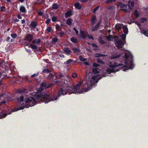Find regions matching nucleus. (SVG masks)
<instances>
[{
  "label": "nucleus",
  "mask_w": 148,
  "mask_h": 148,
  "mask_svg": "<svg viewBox=\"0 0 148 148\" xmlns=\"http://www.w3.org/2000/svg\"><path fill=\"white\" fill-rule=\"evenodd\" d=\"M43 13L42 11H40L38 13V14L40 16H42L43 15Z\"/></svg>",
  "instance_id": "603ef678"
},
{
  "label": "nucleus",
  "mask_w": 148,
  "mask_h": 148,
  "mask_svg": "<svg viewBox=\"0 0 148 148\" xmlns=\"http://www.w3.org/2000/svg\"><path fill=\"white\" fill-rule=\"evenodd\" d=\"M110 67L112 68H108L106 70V72L109 74L114 73L115 71L117 72L121 70L125 71L127 70L128 69L127 66L123 65L121 64H117L116 62H114V64H111Z\"/></svg>",
  "instance_id": "f03ea898"
},
{
  "label": "nucleus",
  "mask_w": 148,
  "mask_h": 148,
  "mask_svg": "<svg viewBox=\"0 0 148 148\" xmlns=\"http://www.w3.org/2000/svg\"><path fill=\"white\" fill-rule=\"evenodd\" d=\"M121 10L123 11H124L125 13H127L128 12V10L126 9H121Z\"/></svg>",
  "instance_id": "5fc2aeb1"
},
{
  "label": "nucleus",
  "mask_w": 148,
  "mask_h": 148,
  "mask_svg": "<svg viewBox=\"0 0 148 148\" xmlns=\"http://www.w3.org/2000/svg\"><path fill=\"white\" fill-rule=\"evenodd\" d=\"M64 52L66 53L67 54H70L71 52V51L70 50L68 47H64L63 49Z\"/></svg>",
  "instance_id": "4468645a"
},
{
  "label": "nucleus",
  "mask_w": 148,
  "mask_h": 148,
  "mask_svg": "<svg viewBox=\"0 0 148 148\" xmlns=\"http://www.w3.org/2000/svg\"><path fill=\"white\" fill-rule=\"evenodd\" d=\"M33 35L32 34H29L27 35L26 37V40L28 41H31L33 39Z\"/></svg>",
  "instance_id": "9b49d317"
},
{
  "label": "nucleus",
  "mask_w": 148,
  "mask_h": 148,
  "mask_svg": "<svg viewBox=\"0 0 148 148\" xmlns=\"http://www.w3.org/2000/svg\"><path fill=\"white\" fill-rule=\"evenodd\" d=\"M123 31L124 33L125 34H127L128 33V28L127 27V26L125 27V26H124L123 27Z\"/></svg>",
  "instance_id": "bb28decb"
},
{
  "label": "nucleus",
  "mask_w": 148,
  "mask_h": 148,
  "mask_svg": "<svg viewBox=\"0 0 148 148\" xmlns=\"http://www.w3.org/2000/svg\"><path fill=\"white\" fill-rule=\"evenodd\" d=\"M61 32H60L59 33V36L60 37H62V36L64 35V33L63 31H61Z\"/></svg>",
  "instance_id": "ea45409f"
},
{
  "label": "nucleus",
  "mask_w": 148,
  "mask_h": 148,
  "mask_svg": "<svg viewBox=\"0 0 148 148\" xmlns=\"http://www.w3.org/2000/svg\"><path fill=\"white\" fill-rule=\"evenodd\" d=\"M39 73H37V74H34L31 75V77H35V76H38V75H39Z\"/></svg>",
  "instance_id": "864d4df0"
},
{
  "label": "nucleus",
  "mask_w": 148,
  "mask_h": 148,
  "mask_svg": "<svg viewBox=\"0 0 148 148\" xmlns=\"http://www.w3.org/2000/svg\"><path fill=\"white\" fill-rule=\"evenodd\" d=\"M97 78H99V77L97 76H93L92 77V79L93 80H95Z\"/></svg>",
  "instance_id": "6e6d98bb"
},
{
  "label": "nucleus",
  "mask_w": 148,
  "mask_h": 148,
  "mask_svg": "<svg viewBox=\"0 0 148 148\" xmlns=\"http://www.w3.org/2000/svg\"><path fill=\"white\" fill-rule=\"evenodd\" d=\"M80 60L82 61H84L86 60V59L85 58H84L83 57L81 56H80Z\"/></svg>",
  "instance_id": "c9c22d12"
},
{
  "label": "nucleus",
  "mask_w": 148,
  "mask_h": 148,
  "mask_svg": "<svg viewBox=\"0 0 148 148\" xmlns=\"http://www.w3.org/2000/svg\"><path fill=\"white\" fill-rule=\"evenodd\" d=\"M101 23V21H99L95 25L92 27V30L93 32H95L99 28Z\"/></svg>",
  "instance_id": "6e6552de"
},
{
  "label": "nucleus",
  "mask_w": 148,
  "mask_h": 148,
  "mask_svg": "<svg viewBox=\"0 0 148 148\" xmlns=\"http://www.w3.org/2000/svg\"><path fill=\"white\" fill-rule=\"evenodd\" d=\"M80 1L82 3H85L87 1V0H80Z\"/></svg>",
  "instance_id": "e2e57ef3"
},
{
  "label": "nucleus",
  "mask_w": 148,
  "mask_h": 148,
  "mask_svg": "<svg viewBox=\"0 0 148 148\" xmlns=\"http://www.w3.org/2000/svg\"><path fill=\"white\" fill-rule=\"evenodd\" d=\"M121 2H118L117 3V6H121Z\"/></svg>",
  "instance_id": "052dcab7"
},
{
  "label": "nucleus",
  "mask_w": 148,
  "mask_h": 148,
  "mask_svg": "<svg viewBox=\"0 0 148 148\" xmlns=\"http://www.w3.org/2000/svg\"><path fill=\"white\" fill-rule=\"evenodd\" d=\"M116 29L119 32L121 31L122 26L121 24H116L115 26Z\"/></svg>",
  "instance_id": "2eb2a0df"
},
{
  "label": "nucleus",
  "mask_w": 148,
  "mask_h": 148,
  "mask_svg": "<svg viewBox=\"0 0 148 148\" xmlns=\"http://www.w3.org/2000/svg\"><path fill=\"white\" fill-rule=\"evenodd\" d=\"M93 66L94 67H98L99 66V65L98 64L96 63H94L93 64Z\"/></svg>",
  "instance_id": "c03bdc74"
},
{
  "label": "nucleus",
  "mask_w": 148,
  "mask_h": 148,
  "mask_svg": "<svg viewBox=\"0 0 148 148\" xmlns=\"http://www.w3.org/2000/svg\"><path fill=\"white\" fill-rule=\"evenodd\" d=\"M59 56L61 58H64V55L62 54L60 55H59Z\"/></svg>",
  "instance_id": "69168bd1"
},
{
  "label": "nucleus",
  "mask_w": 148,
  "mask_h": 148,
  "mask_svg": "<svg viewBox=\"0 0 148 148\" xmlns=\"http://www.w3.org/2000/svg\"><path fill=\"white\" fill-rule=\"evenodd\" d=\"M52 27H49L47 28V31L49 32H51Z\"/></svg>",
  "instance_id": "09e8293b"
},
{
  "label": "nucleus",
  "mask_w": 148,
  "mask_h": 148,
  "mask_svg": "<svg viewBox=\"0 0 148 148\" xmlns=\"http://www.w3.org/2000/svg\"><path fill=\"white\" fill-rule=\"evenodd\" d=\"M81 85L80 83H78L73 87L68 86L66 87L61 88L57 96L47 94L45 93H44V95L41 94H37L34 96L36 99L33 97H28V95H25V93L20 90V102L24 101L25 103V104L23 107H20V110H22L24 108H27L29 107L34 106L37 103V101L41 100L42 98L43 99L45 103H47L49 102L56 100L57 98L60 97L61 95H66L67 92L69 93V94L72 93H81V92L78 91L79 87Z\"/></svg>",
  "instance_id": "f257e3e1"
},
{
  "label": "nucleus",
  "mask_w": 148,
  "mask_h": 148,
  "mask_svg": "<svg viewBox=\"0 0 148 148\" xmlns=\"http://www.w3.org/2000/svg\"><path fill=\"white\" fill-rule=\"evenodd\" d=\"M72 77L73 78H75L77 77V74L75 73H73L72 75Z\"/></svg>",
  "instance_id": "79ce46f5"
},
{
  "label": "nucleus",
  "mask_w": 148,
  "mask_h": 148,
  "mask_svg": "<svg viewBox=\"0 0 148 148\" xmlns=\"http://www.w3.org/2000/svg\"><path fill=\"white\" fill-rule=\"evenodd\" d=\"M73 61V59H69L66 61V63L67 64H68Z\"/></svg>",
  "instance_id": "e433bc0d"
},
{
  "label": "nucleus",
  "mask_w": 148,
  "mask_h": 148,
  "mask_svg": "<svg viewBox=\"0 0 148 148\" xmlns=\"http://www.w3.org/2000/svg\"><path fill=\"white\" fill-rule=\"evenodd\" d=\"M87 36L88 37L89 39H90L91 38V39H92L93 40H94V38H93V37L92 36H90V35H87Z\"/></svg>",
  "instance_id": "680f3d73"
},
{
  "label": "nucleus",
  "mask_w": 148,
  "mask_h": 148,
  "mask_svg": "<svg viewBox=\"0 0 148 148\" xmlns=\"http://www.w3.org/2000/svg\"><path fill=\"white\" fill-rule=\"evenodd\" d=\"M92 72L94 73L97 74L99 72L97 69L96 68H93L92 69Z\"/></svg>",
  "instance_id": "f704fd0d"
},
{
  "label": "nucleus",
  "mask_w": 148,
  "mask_h": 148,
  "mask_svg": "<svg viewBox=\"0 0 148 148\" xmlns=\"http://www.w3.org/2000/svg\"><path fill=\"white\" fill-rule=\"evenodd\" d=\"M98 42L101 44H105L106 43V42L104 40L102 39L101 38H99L98 39Z\"/></svg>",
  "instance_id": "5701e85b"
},
{
  "label": "nucleus",
  "mask_w": 148,
  "mask_h": 148,
  "mask_svg": "<svg viewBox=\"0 0 148 148\" xmlns=\"http://www.w3.org/2000/svg\"><path fill=\"white\" fill-rule=\"evenodd\" d=\"M91 45L92 47L93 48L94 50L97 51L99 50V49L98 48V46L97 45L94 43H92L91 44Z\"/></svg>",
  "instance_id": "f3484780"
},
{
  "label": "nucleus",
  "mask_w": 148,
  "mask_h": 148,
  "mask_svg": "<svg viewBox=\"0 0 148 148\" xmlns=\"http://www.w3.org/2000/svg\"><path fill=\"white\" fill-rule=\"evenodd\" d=\"M72 22L73 21H72V19L71 18H69L67 20L66 23L67 25H71Z\"/></svg>",
  "instance_id": "4be33fe9"
},
{
  "label": "nucleus",
  "mask_w": 148,
  "mask_h": 148,
  "mask_svg": "<svg viewBox=\"0 0 148 148\" xmlns=\"http://www.w3.org/2000/svg\"><path fill=\"white\" fill-rule=\"evenodd\" d=\"M17 18L20 19H21L22 18V17L21 15L20 14H18L17 16Z\"/></svg>",
  "instance_id": "bf43d9fd"
},
{
  "label": "nucleus",
  "mask_w": 148,
  "mask_h": 148,
  "mask_svg": "<svg viewBox=\"0 0 148 148\" xmlns=\"http://www.w3.org/2000/svg\"><path fill=\"white\" fill-rule=\"evenodd\" d=\"M71 41V42L73 43H77L78 42L77 40L74 37H72L70 39Z\"/></svg>",
  "instance_id": "393cba45"
},
{
  "label": "nucleus",
  "mask_w": 148,
  "mask_h": 148,
  "mask_svg": "<svg viewBox=\"0 0 148 148\" xmlns=\"http://www.w3.org/2000/svg\"><path fill=\"white\" fill-rule=\"evenodd\" d=\"M99 6H100L99 5L98 6H97L95 8H94V9L93 10V12H95L99 8Z\"/></svg>",
  "instance_id": "49530a36"
},
{
  "label": "nucleus",
  "mask_w": 148,
  "mask_h": 148,
  "mask_svg": "<svg viewBox=\"0 0 148 148\" xmlns=\"http://www.w3.org/2000/svg\"><path fill=\"white\" fill-rule=\"evenodd\" d=\"M37 26V25L36 22L33 21H31L29 27L30 28H35Z\"/></svg>",
  "instance_id": "9d476101"
},
{
  "label": "nucleus",
  "mask_w": 148,
  "mask_h": 148,
  "mask_svg": "<svg viewBox=\"0 0 148 148\" xmlns=\"http://www.w3.org/2000/svg\"><path fill=\"white\" fill-rule=\"evenodd\" d=\"M130 5L132 7H133L134 6V2L133 1H130L128 2V6L130 10H132V8L131 7Z\"/></svg>",
  "instance_id": "f8f14e48"
},
{
  "label": "nucleus",
  "mask_w": 148,
  "mask_h": 148,
  "mask_svg": "<svg viewBox=\"0 0 148 148\" xmlns=\"http://www.w3.org/2000/svg\"><path fill=\"white\" fill-rule=\"evenodd\" d=\"M53 85V83L46 84L44 82H42L41 84L42 87L47 88L51 87Z\"/></svg>",
  "instance_id": "0eeeda50"
},
{
  "label": "nucleus",
  "mask_w": 148,
  "mask_h": 148,
  "mask_svg": "<svg viewBox=\"0 0 148 148\" xmlns=\"http://www.w3.org/2000/svg\"><path fill=\"white\" fill-rule=\"evenodd\" d=\"M140 22L141 23H144L145 22L147 21V19L146 18H142L140 19Z\"/></svg>",
  "instance_id": "7c9ffc66"
},
{
  "label": "nucleus",
  "mask_w": 148,
  "mask_h": 148,
  "mask_svg": "<svg viewBox=\"0 0 148 148\" xmlns=\"http://www.w3.org/2000/svg\"><path fill=\"white\" fill-rule=\"evenodd\" d=\"M1 11L2 12H3L5 11V6H2L0 7Z\"/></svg>",
  "instance_id": "a18cd8bd"
},
{
  "label": "nucleus",
  "mask_w": 148,
  "mask_h": 148,
  "mask_svg": "<svg viewBox=\"0 0 148 148\" xmlns=\"http://www.w3.org/2000/svg\"><path fill=\"white\" fill-rule=\"evenodd\" d=\"M20 11L22 13H25L26 12L25 8L23 6H21L20 8Z\"/></svg>",
  "instance_id": "aec40b11"
},
{
  "label": "nucleus",
  "mask_w": 148,
  "mask_h": 148,
  "mask_svg": "<svg viewBox=\"0 0 148 148\" xmlns=\"http://www.w3.org/2000/svg\"><path fill=\"white\" fill-rule=\"evenodd\" d=\"M57 17L56 16H53L51 19L52 21L53 22H55L57 20Z\"/></svg>",
  "instance_id": "473e14b6"
},
{
  "label": "nucleus",
  "mask_w": 148,
  "mask_h": 148,
  "mask_svg": "<svg viewBox=\"0 0 148 148\" xmlns=\"http://www.w3.org/2000/svg\"><path fill=\"white\" fill-rule=\"evenodd\" d=\"M72 50L75 53H78L80 52V50L76 47L73 48Z\"/></svg>",
  "instance_id": "a211bd4d"
},
{
  "label": "nucleus",
  "mask_w": 148,
  "mask_h": 148,
  "mask_svg": "<svg viewBox=\"0 0 148 148\" xmlns=\"http://www.w3.org/2000/svg\"><path fill=\"white\" fill-rule=\"evenodd\" d=\"M84 64L85 65H86L89 66V63L87 62H84Z\"/></svg>",
  "instance_id": "4d7b16f0"
},
{
  "label": "nucleus",
  "mask_w": 148,
  "mask_h": 148,
  "mask_svg": "<svg viewBox=\"0 0 148 148\" xmlns=\"http://www.w3.org/2000/svg\"><path fill=\"white\" fill-rule=\"evenodd\" d=\"M73 30L75 32L76 34L78 35L79 34V31L77 30L76 28L75 27H74Z\"/></svg>",
  "instance_id": "a19ab883"
},
{
  "label": "nucleus",
  "mask_w": 148,
  "mask_h": 148,
  "mask_svg": "<svg viewBox=\"0 0 148 148\" xmlns=\"http://www.w3.org/2000/svg\"><path fill=\"white\" fill-rule=\"evenodd\" d=\"M52 8L53 9L56 10L58 9L59 8V6L57 4V3H53L52 4Z\"/></svg>",
  "instance_id": "b1692460"
},
{
  "label": "nucleus",
  "mask_w": 148,
  "mask_h": 148,
  "mask_svg": "<svg viewBox=\"0 0 148 148\" xmlns=\"http://www.w3.org/2000/svg\"><path fill=\"white\" fill-rule=\"evenodd\" d=\"M42 72L44 73H45L48 74L51 72V71L48 69L46 68L43 70Z\"/></svg>",
  "instance_id": "cd10ccee"
},
{
  "label": "nucleus",
  "mask_w": 148,
  "mask_h": 148,
  "mask_svg": "<svg viewBox=\"0 0 148 148\" xmlns=\"http://www.w3.org/2000/svg\"><path fill=\"white\" fill-rule=\"evenodd\" d=\"M50 19L49 18H48L45 21V23L46 24H48L50 23Z\"/></svg>",
  "instance_id": "8fccbe9b"
},
{
  "label": "nucleus",
  "mask_w": 148,
  "mask_h": 148,
  "mask_svg": "<svg viewBox=\"0 0 148 148\" xmlns=\"http://www.w3.org/2000/svg\"><path fill=\"white\" fill-rule=\"evenodd\" d=\"M121 4H121V5L120 7L121 8H127V5L126 4H124L122 3H121Z\"/></svg>",
  "instance_id": "58836bf2"
},
{
  "label": "nucleus",
  "mask_w": 148,
  "mask_h": 148,
  "mask_svg": "<svg viewBox=\"0 0 148 148\" xmlns=\"http://www.w3.org/2000/svg\"><path fill=\"white\" fill-rule=\"evenodd\" d=\"M116 1V0H107L105 2V3L106 4H108L112 3L113 2H115Z\"/></svg>",
  "instance_id": "c756f323"
},
{
  "label": "nucleus",
  "mask_w": 148,
  "mask_h": 148,
  "mask_svg": "<svg viewBox=\"0 0 148 148\" xmlns=\"http://www.w3.org/2000/svg\"><path fill=\"white\" fill-rule=\"evenodd\" d=\"M95 56L96 57H104L107 56L105 54H102L101 53H96L95 54Z\"/></svg>",
  "instance_id": "a878e982"
},
{
  "label": "nucleus",
  "mask_w": 148,
  "mask_h": 148,
  "mask_svg": "<svg viewBox=\"0 0 148 148\" xmlns=\"http://www.w3.org/2000/svg\"><path fill=\"white\" fill-rule=\"evenodd\" d=\"M58 41V38H54L52 39V41L53 42L56 43Z\"/></svg>",
  "instance_id": "de8ad7c7"
},
{
  "label": "nucleus",
  "mask_w": 148,
  "mask_h": 148,
  "mask_svg": "<svg viewBox=\"0 0 148 148\" xmlns=\"http://www.w3.org/2000/svg\"><path fill=\"white\" fill-rule=\"evenodd\" d=\"M13 38H15L17 37V34L16 33L11 34L10 35Z\"/></svg>",
  "instance_id": "72a5a7b5"
},
{
  "label": "nucleus",
  "mask_w": 148,
  "mask_h": 148,
  "mask_svg": "<svg viewBox=\"0 0 148 148\" xmlns=\"http://www.w3.org/2000/svg\"><path fill=\"white\" fill-rule=\"evenodd\" d=\"M65 17L66 18L72 15V12L71 11H69L66 12L64 14Z\"/></svg>",
  "instance_id": "6ab92c4d"
},
{
  "label": "nucleus",
  "mask_w": 148,
  "mask_h": 148,
  "mask_svg": "<svg viewBox=\"0 0 148 148\" xmlns=\"http://www.w3.org/2000/svg\"><path fill=\"white\" fill-rule=\"evenodd\" d=\"M96 20L97 18L96 15H93L91 20V23L92 26H93L95 24Z\"/></svg>",
  "instance_id": "1a4fd4ad"
},
{
  "label": "nucleus",
  "mask_w": 148,
  "mask_h": 148,
  "mask_svg": "<svg viewBox=\"0 0 148 148\" xmlns=\"http://www.w3.org/2000/svg\"><path fill=\"white\" fill-rule=\"evenodd\" d=\"M120 55H117V56H114L112 58L114 59H116V58H118L119 57H120Z\"/></svg>",
  "instance_id": "3c124183"
},
{
  "label": "nucleus",
  "mask_w": 148,
  "mask_h": 148,
  "mask_svg": "<svg viewBox=\"0 0 148 148\" xmlns=\"http://www.w3.org/2000/svg\"><path fill=\"white\" fill-rule=\"evenodd\" d=\"M10 37H8L7 38V39L6 40V41L8 42H10Z\"/></svg>",
  "instance_id": "0e129e2a"
},
{
  "label": "nucleus",
  "mask_w": 148,
  "mask_h": 148,
  "mask_svg": "<svg viewBox=\"0 0 148 148\" xmlns=\"http://www.w3.org/2000/svg\"><path fill=\"white\" fill-rule=\"evenodd\" d=\"M14 22H18V21H19V20L18 19H17V18H16L14 20Z\"/></svg>",
  "instance_id": "774afa93"
},
{
  "label": "nucleus",
  "mask_w": 148,
  "mask_h": 148,
  "mask_svg": "<svg viewBox=\"0 0 148 148\" xmlns=\"http://www.w3.org/2000/svg\"><path fill=\"white\" fill-rule=\"evenodd\" d=\"M87 87L85 89V92H87L88 91H89L90 89V86L88 85L87 84Z\"/></svg>",
  "instance_id": "4c0bfd02"
},
{
  "label": "nucleus",
  "mask_w": 148,
  "mask_h": 148,
  "mask_svg": "<svg viewBox=\"0 0 148 148\" xmlns=\"http://www.w3.org/2000/svg\"><path fill=\"white\" fill-rule=\"evenodd\" d=\"M41 42V40L40 38H38V39H36L32 41V42L34 44H40Z\"/></svg>",
  "instance_id": "dca6fc26"
},
{
  "label": "nucleus",
  "mask_w": 148,
  "mask_h": 148,
  "mask_svg": "<svg viewBox=\"0 0 148 148\" xmlns=\"http://www.w3.org/2000/svg\"><path fill=\"white\" fill-rule=\"evenodd\" d=\"M97 61L98 62L102 64H104V62L102 61V60L100 58H98L97 60Z\"/></svg>",
  "instance_id": "2f4dec72"
},
{
  "label": "nucleus",
  "mask_w": 148,
  "mask_h": 148,
  "mask_svg": "<svg viewBox=\"0 0 148 148\" xmlns=\"http://www.w3.org/2000/svg\"><path fill=\"white\" fill-rule=\"evenodd\" d=\"M80 37H82L83 39H85V38L87 36L88 34V32L86 31H80Z\"/></svg>",
  "instance_id": "39448f33"
},
{
  "label": "nucleus",
  "mask_w": 148,
  "mask_h": 148,
  "mask_svg": "<svg viewBox=\"0 0 148 148\" xmlns=\"http://www.w3.org/2000/svg\"><path fill=\"white\" fill-rule=\"evenodd\" d=\"M3 63H4V60H3L2 61L0 62V67H1L3 65Z\"/></svg>",
  "instance_id": "13d9d810"
},
{
  "label": "nucleus",
  "mask_w": 148,
  "mask_h": 148,
  "mask_svg": "<svg viewBox=\"0 0 148 148\" xmlns=\"http://www.w3.org/2000/svg\"><path fill=\"white\" fill-rule=\"evenodd\" d=\"M124 57L126 60L125 62V64L126 65H129L128 67V69H132L134 67V66L133 64V56L130 54V55H128L127 53H125L124 55Z\"/></svg>",
  "instance_id": "7ed1b4c3"
},
{
  "label": "nucleus",
  "mask_w": 148,
  "mask_h": 148,
  "mask_svg": "<svg viewBox=\"0 0 148 148\" xmlns=\"http://www.w3.org/2000/svg\"><path fill=\"white\" fill-rule=\"evenodd\" d=\"M21 21L22 24L24 23L25 22V21L24 19H23L22 20H21Z\"/></svg>",
  "instance_id": "338daca9"
},
{
  "label": "nucleus",
  "mask_w": 148,
  "mask_h": 148,
  "mask_svg": "<svg viewBox=\"0 0 148 148\" xmlns=\"http://www.w3.org/2000/svg\"><path fill=\"white\" fill-rule=\"evenodd\" d=\"M58 76L60 78L62 79H63L62 77H64V76L61 73H59V74H56L55 75H53L52 73H50L49 74V77L53 79H54L55 77L56 78H57Z\"/></svg>",
  "instance_id": "20e7f679"
},
{
  "label": "nucleus",
  "mask_w": 148,
  "mask_h": 148,
  "mask_svg": "<svg viewBox=\"0 0 148 148\" xmlns=\"http://www.w3.org/2000/svg\"><path fill=\"white\" fill-rule=\"evenodd\" d=\"M116 46L119 49L122 48L124 46V44L123 43L122 40L117 41L115 43Z\"/></svg>",
  "instance_id": "423d86ee"
},
{
  "label": "nucleus",
  "mask_w": 148,
  "mask_h": 148,
  "mask_svg": "<svg viewBox=\"0 0 148 148\" xmlns=\"http://www.w3.org/2000/svg\"><path fill=\"white\" fill-rule=\"evenodd\" d=\"M142 33L144 34L145 36H147V31L143 30L142 31Z\"/></svg>",
  "instance_id": "37998d69"
},
{
  "label": "nucleus",
  "mask_w": 148,
  "mask_h": 148,
  "mask_svg": "<svg viewBox=\"0 0 148 148\" xmlns=\"http://www.w3.org/2000/svg\"><path fill=\"white\" fill-rule=\"evenodd\" d=\"M74 5L75 8L78 10H80L82 8V6L80 5V3L79 2L75 3Z\"/></svg>",
  "instance_id": "ddd939ff"
},
{
  "label": "nucleus",
  "mask_w": 148,
  "mask_h": 148,
  "mask_svg": "<svg viewBox=\"0 0 148 148\" xmlns=\"http://www.w3.org/2000/svg\"><path fill=\"white\" fill-rule=\"evenodd\" d=\"M29 47L31 48L33 50H36L38 48L37 45L32 44H30Z\"/></svg>",
  "instance_id": "412c9836"
},
{
  "label": "nucleus",
  "mask_w": 148,
  "mask_h": 148,
  "mask_svg": "<svg viewBox=\"0 0 148 148\" xmlns=\"http://www.w3.org/2000/svg\"><path fill=\"white\" fill-rule=\"evenodd\" d=\"M56 30H58L59 31H61L62 30V29L60 27L58 24H56Z\"/></svg>",
  "instance_id": "c85d7f7f"
}]
</instances>
